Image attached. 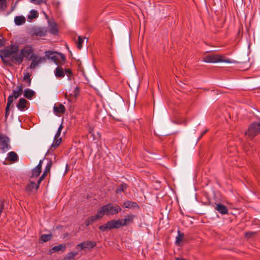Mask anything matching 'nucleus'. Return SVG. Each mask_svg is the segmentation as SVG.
Wrapping results in <instances>:
<instances>
[{
	"instance_id": "obj_47",
	"label": "nucleus",
	"mask_w": 260,
	"mask_h": 260,
	"mask_svg": "<svg viewBox=\"0 0 260 260\" xmlns=\"http://www.w3.org/2000/svg\"><path fill=\"white\" fill-rule=\"evenodd\" d=\"M49 173V172L47 171H45L44 170V172H43V173L42 174L43 175H47V174Z\"/></svg>"
},
{
	"instance_id": "obj_37",
	"label": "nucleus",
	"mask_w": 260,
	"mask_h": 260,
	"mask_svg": "<svg viewBox=\"0 0 260 260\" xmlns=\"http://www.w3.org/2000/svg\"><path fill=\"white\" fill-rule=\"evenodd\" d=\"M61 141V138H54L53 142L51 145L52 147H56L59 145Z\"/></svg>"
},
{
	"instance_id": "obj_40",
	"label": "nucleus",
	"mask_w": 260,
	"mask_h": 260,
	"mask_svg": "<svg viewBox=\"0 0 260 260\" xmlns=\"http://www.w3.org/2000/svg\"><path fill=\"white\" fill-rule=\"evenodd\" d=\"M63 127V124H62V123H61V124L59 125L58 128V130H57V133H56L55 135V137L54 138H60L59 136L60 135V133H61V132L62 129Z\"/></svg>"
},
{
	"instance_id": "obj_46",
	"label": "nucleus",
	"mask_w": 260,
	"mask_h": 260,
	"mask_svg": "<svg viewBox=\"0 0 260 260\" xmlns=\"http://www.w3.org/2000/svg\"><path fill=\"white\" fill-rule=\"evenodd\" d=\"M4 45V41L2 39H0V47L3 46Z\"/></svg>"
},
{
	"instance_id": "obj_44",
	"label": "nucleus",
	"mask_w": 260,
	"mask_h": 260,
	"mask_svg": "<svg viewBox=\"0 0 260 260\" xmlns=\"http://www.w3.org/2000/svg\"><path fill=\"white\" fill-rule=\"evenodd\" d=\"M44 179V178H43L42 177H40L38 181H37V186H36V189H38L39 187V186H40V184L41 183V182Z\"/></svg>"
},
{
	"instance_id": "obj_17",
	"label": "nucleus",
	"mask_w": 260,
	"mask_h": 260,
	"mask_svg": "<svg viewBox=\"0 0 260 260\" xmlns=\"http://www.w3.org/2000/svg\"><path fill=\"white\" fill-rule=\"evenodd\" d=\"M27 103L25 99L20 98L17 104V107L19 110L23 111L26 109Z\"/></svg>"
},
{
	"instance_id": "obj_8",
	"label": "nucleus",
	"mask_w": 260,
	"mask_h": 260,
	"mask_svg": "<svg viewBox=\"0 0 260 260\" xmlns=\"http://www.w3.org/2000/svg\"><path fill=\"white\" fill-rule=\"evenodd\" d=\"M47 32V28L45 27L34 26L31 28L32 36L44 37Z\"/></svg>"
},
{
	"instance_id": "obj_26",
	"label": "nucleus",
	"mask_w": 260,
	"mask_h": 260,
	"mask_svg": "<svg viewBox=\"0 0 260 260\" xmlns=\"http://www.w3.org/2000/svg\"><path fill=\"white\" fill-rule=\"evenodd\" d=\"M36 186L37 183L34 181H30L29 183L26 185L25 190L27 192H32L34 189L37 191L38 189H36Z\"/></svg>"
},
{
	"instance_id": "obj_48",
	"label": "nucleus",
	"mask_w": 260,
	"mask_h": 260,
	"mask_svg": "<svg viewBox=\"0 0 260 260\" xmlns=\"http://www.w3.org/2000/svg\"><path fill=\"white\" fill-rule=\"evenodd\" d=\"M41 176L43 178H45L46 176L42 174Z\"/></svg>"
},
{
	"instance_id": "obj_19",
	"label": "nucleus",
	"mask_w": 260,
	"mask_h": 260,
	"mask_svg": "<svg viewBox=\"0 0 260 260\" xmlns=\"http://www.w3.org/2000/svg\"><path fill=\"white\" fill-rule=\"evenodd\" d=\"M66 110L65 107L62 104H59L58 106L54 105L53 112L55 114L58 115L59 114L64 113Z\"/></svg>"
},
{
	"instance_id": "obj_7",
	"label": "nucleus",
	"mask_w": 260,
	"mask_h": 260,
	"mask_svg": "<svg viewBox=\"0 0 260 260\" xmlns=\"http://www.w3.org/2000/svg\"><path fill=\"white\" fill-rule=\"evenodd\" d=\"M11 148L10 145V139L6 135H0V149L3 152H6Z\"/></svg>"
},
{
	"instance_id": "obj_22",
	"label": "nucleus",
	"mask_w": 260,
	"mask_h": 260,
	"mask_svg": "<svg viewBox=\"0 0 260 260\" xmlns=\"http://www.w3.org/2000/svg\"><path fill=\"white\" fill-rule=\"evenodd\" d=\"M14 23L16 25H21L26 22L25 17L22 15L18 16L14 18Z\"/></svg>"
},
{
	"instance_id": "obj_3",
	"label": "nucleus",
	"mask_w": 260,
	"mask_h": 260,
	"mask_svg": "<svg viewBox=\"0 0 260 260\" xmlns=\"http://www.w3.org/2000/svg\"><path fill=\"white\" fill-rule=\"evenodd\" d=\"M45 55L47 58L53 60L57 66L63 64L66 61L65 56L60 53L48 51L45 52Z\"/></svg>"
},
{
	"instance_id": "obj_34",
	"label": "nucleus",
	"mask_w": 260,
	"mask_h": 260,
	"mask_svg": "<svg viewBox=\"0 0 260 260\" xmlns=\"http://www.w3.org/2000/svg\"><path fill=\"white\" fill-rule=\"evenodd\" d=\"M7 8V0H0V12L5 11Z\"/></svg>"
},
{
	"instance_id": "obj_39",
	"label": "nucleus",
	"mask_w": 260,
	"mask_h": 260,
	"mask_svg": "<svg viewBox=\"0 0 260 260\" xmlns=\"http://www.w3.org/2000/svg\"><path fill=\"white\" fill-rule=\"evenodd\" d=\"M63 127V124H62V123H61V124L59 125L58 128V130H57V133H56L55 135V137L54 138H60L59 136L60 135V133H61V132L62 129Z\"/></svg>"
},
{
	"instance_id": "obj_21",
	"label": "nucleus",
	"mask_w": 260,
	"mask_h": 260,
	"mask_svg": "<svg viewBox=\"0 0 260 260\" xmlns=\"http://www.w3.org/2000/svg\"><path fill=\"white\" fill-rule=\"evenodd\" d=\"M89 137L92 138L93 141L98 140L101 139V135L100 133L97 132L96 134H95L93 128L91 127L89 128Z\"/></svg>"
},
{
	"instance_id": "obj_18",
	"label": "nucleus",
	"mask_w": 260,
	"mask_h": 260,
	"mask_svg": "<svg viewBox=\"0 0 260 260\" xmlns=\"http://www.w3.org/2000/svg\"><path fill=\"white\" fill-rule=\"evenodd\" d=\"M7 160L13 162H16L18 160L19 157L17 153L14 151H11L8 153Z\"/></svg>"
},
{
	"instance_id": "obj_20",
	"label": "nucleus",
	"mask_w": 260,
	"mask_h": 260,
	"mask_svg": "<svg viewBox=\"0 0 260 260\" xmlns=\"http://www.w3.org/2000/svg\"><path fill=\"white\" fill-rule=\"evenodd\" d=\"M13 98L14 97L12 95H10L8 98L7 104L5 109V117L6 118L9 115L10 107L13 102Z\"/></svg>"
},
{
	"instance_id": "obj_27",
	"label": "nucleus",
	"mask_w": 260,
	"mask_h": 260,
	"mask_svg": "<svg viewBox=\"0 0 260 260\" xmlns=\"http://www.w3.org/2000/svg\"><path fill=\"white\" fill-rule=\"evenodd\" d=\"M78 254V252H69L61 260H75V256Z\"/></svg>"
},
{
	"instance_id": "obj_29",
	"label": "nucleus",
	"mask_w": 260,
	"mask_h": 260,
	"mask_svg": "<svg viewBox=\"0 0 260 260\" xmlns=\"http://www.w3.org/2000/svg\"><path fill=\"white\" fill-rule=\"evenodd\" d=\"M35 92L30 89H26L24 91V96L29 100H30L35 95Z\"/></svg>"
},
{
	"instance_id": "obj_6",
	"label": "nucleus",
	"mask_w": 260,
	"mask_h": 260,
	"mask_svg": "<svg viewBox=\"0 0 260 260\" xmlns=\"http://www.w3.org/2000/svg\"><path fill=\"white\" fill-rule=\"evenodd\" d=\"M121 226H122L120 219L118 220L112 219L108 221L106 224L100 225L99 229L102 232H105L113 229H119Z\"/></svg>"
},
{
	"instance_id": "obj_24",
	"label": "nucleus",
	"mask_w": 260,
	"mask_h": 260,
	"mask_svg": "<svg viewBox=\"0 0 260 260\" xmlns=\"http://www.w3.org/2000/svg\"><path fill=\"white\" fill-rule=\"evenodd\" d=\"M54 74L56 78H63L65 76V73L62 68L57 67L54 71Z\"/></svg>"
},
{
	"instance_id": "obj_32",
	"label": "nucleus",
	"mask_w": 260,
	"mask_h": 260,
	"mask_svg": "<svg viewBox=\"0 0 260 260\" xmlns=\"http://www.w3.org/2000/svg\"><path fill=\"white\" fill-rule=\"evenodd\" d=\"M31 75L29 73H25L24 74L23 80L27 83V86H29L31 84Z\"/></svg>"
},
{
	"instance_id": "obj_4",
	"label": "nucleus",
	"mask_w": 260,
	"mask_h": 260,
	"mask_svg": "<svg viewBox=\"0 0 260 260\" xmlns=\"http://www.w3.org/2000/svg\"><path fill=\"white\" fill-rule=\"evenodd\" d=\"M203 61L208 63L228 62L231 61L229 59H225L222 55L219 54H210L203 57Z\"/></svg>"
},
{
	"instance_id": "obj_33",
	"label": "nucleus",
	"mask_w": 260,
	"mask_h": 260,
	"mask_svg": "<svg viewBox=\"0 0 260 260\" xmlns=\"http://www.w3.org/2000/svg\"><path fill=\"white\" fill-rule=\"evenodd\" d=\"M184 237V234L179 231H178V236L176 237V245H179L180 242L182 240Z\"/></svg>"
},
{
	"instance_id": "obj_2",
	"label": "nucleus",
	"mask_w": 260,
	"mask_h": 260,
	"mask_svg": "<svg viewBox=\"0 0 260 260\" xmlns=\"http://www.w3.org/2000/svg\"><path fill=\"white\" fill-rule=\"evenodd\" d=\"M122 210L121 208L118 205H114L112 203L107 204L101 208L97 211V214L101 219L105 215L107 216L113 215L118 213Z\"/></svg>"
},
{
	"instance_id": "obj_15",
	"label": "nucleus",
	"mask_w": 260,
	"mask_h": 260,
	"mask_svg": "<svg viewBox=\"0 0 260 260\" xmlns=\"http://www.w3.org/2000/svg\"><path fill=\"white\" fill-rule=\"evenodd\" d=\"M135 216L132 214L128 215L125 219H120L122 226H126L129 223L133 222Z\"/></svg>"
},
{
	"instance_id": "obj_11",
	"label": "nucleus",
	"mask_w": 260,
	"mask_h": 260,
	"mask_svg": "<svg viewBox=\"0 0 260 260\" xmlns=\"http://www.w3.org/2000/svg\"><path fill=\"white\" fill-rule=\"evenodd\" d=\"M20 52L23 55V58L25 57L26 58L30 59L32 57L33 50L31 46H26L21 49Z\"/></svg>"
},
{
	"instance_id": "obj_25",
	"label": "nucleus",
	"mask_w": 260,
	"mask_h": 260,
	"mask_svg": "<svg viewBox=\"0 0 260 260\" xmlns=\"http://www.w3.org/2000/svg\"><path fill=\"white\" fill-rule=\"evenodd\" d=\"M17 90H14L13 91V94L12 95L14 97V99H17L19 96H20L22 93L23 91V86L21 84L19 86L17 87Z\"/></svg>"
},
{
	"instance_id": "obj_16",
	"label": "nucleus",
	"mask_w": 260,
	"mask_h": 260,
	"mask_svg": "<svg viewBox=\"0 0 260 260\" xmlns=\"http://www.w3.org/2000/svg\"><path fill=\"white\" fill-rule=\"evenodd\" d=\"M215 209L221 214H226L228 212V209L227 207L220 203H218L216 205Z\"/></svg>"
},
{
	"instance_id": "obj_13",
	"label": "nucleus",
	"mask_w": 260,
	"mask_h": 260,
	"mask_svg": "<svg viewBox=\"0 0 260 260\" xmlns=\"http://www.w3.org/2000/svg\"><path fill=\"white\" fill-rule=\"evenodd\" d=\"M47 31L53 35H56L58 34V28L56 23L49 22Z\"/></svg>"
},
{
	"instance_id": "obj_30",
	"label": "nucleus",
	"mask_w": 260,
	"mask_h": 260,
	"mask_svg": "<svg viewBox=\"0 0 260 260\" xmlns=\"http://www.w3.org/2000/svg\"><path fill=\"white\" fill-rule=\"evenodd\" d=\"M40 61H41L40 58L38 59L37 57H35L31 61V62L30 65V68H31V69L35 68L38 65V64L40 62Z\"/></svg>"
},
{
	"instance_id": "obj_42",
	"label": "nucleus",
	"mask_w": 260,
	"mask_h": 260,
	"mask_svg": "<svg viewBox=\"0 0 260 260\" xmlns=\"http://www.w3.org/2000/svg\"><path fill=\"white\" fill-rule=\"evenodd\" d=\"M52 165V164L51 159L48 160V162L45 167V170L50 172Z\"/></svg>"
},
{
	"instance_id": "obj_38",
	"label": "nucleus",
	"mask_w": 260,
	"mask_h": 260,
	"mask_svg": "<svg viewBox=\"0 0 260 260\" xmlns=\"http://www.w3.org/2000/svg\"><path fill=\"white\" fill-rule=\"evenodd\" d=\"M85 38V37L82 38L81 36L78 37V41L77 44V46L78 49H81L82 48V43L84 39Z\"/></svg>"
},
{
	"instance_id": "obj_35",
	"label": "nucleus",
	"mask_w": 260,
	"mask_h": 260,
	"mask_svg": "<svg viewBox=\"0 0 260 260\" xmlns=\"http://www.w3.org/2000/svg\"><path fill=\"white\" fill-rule=\"evenodd\" d=\"M52 235L51 234H43L41 235L40 238L43 242H46L49 241Z\"/></svg>"
},
{
	"instance_id": "obj_5",
	"label": "nucleus",
	"mask_w": 260,
	"mask_h": 260,
	"mask_svg": "<svg viewBox=\"0 0 260 260\" xmlns=\"http://www.w3.org/2000/svg\"><path fill=\"white\" fill-rule=\"evenodd\" d=\"M258 134H260V119L250 124L245 132V135L251 138Z\"/></svg>"
},
{
	"instance_id": "obj_12",
	"label": "nucleus",
	"mask_w": 260,
	"mask_h": 260,
	"mask_svg": "<svg viewBox=\"0 0 260 260\" xmlns=\"http://www.w3.org/2000/svg\"><path fill=\"white\" fill-rule=\"evenodd\" d=\"M44 159L40 160L38 165L34 168L31 172V178L37 177L42 172V166Z\"/></svg>"
},
{
	"instance_id": "obj_23",
	"label": "nucleus",
	"mask_w": 260,
	"mask_h": 260,
	"mask_svg": "<svg viewBox=\"0 0 260 260\" xmlns=\"http://www.w3.org/2000/svg\"><path fill=\"white\" fill-rule=\"evenodd\" d=\"M101 218L99 216L98 214L96 213V215L93 216H91L89 218H87L85 220V224L87 226L89 225L90 224L93 223L94 221L100 220Z\"/></svg>"
},
{
	"instance_id": "obj_14",
	"label": "nucleus",
	"mask_w": 260,
	"mask_h": 260,
	"mask_svg": "<svg viewBox=\"0 0 260 260\" xmlns=\"http://www.w3.org/2000/svg\"><path fill=\"white\" fill-rule=\"evenodd\" d=\"M123 208H139V205L136 202H132L131 201H126L122 204Z\"/></svg>"
},
{
	"instance_id": "obj_10",
	"label": "nucleus",
	"mask_w": 260,
	"mask_h": 260,
	"mask_svg": "<svg viewBox=\"0 0 260 260\" xmlns=\"http://www.w3.org/2000/svg\"><path fill=\"white\" fill-rule=\"evenodd\" d=\"M80 90L79 87H76L72 93H71L70 95H68L67 93L65 94V98L70 102L76 101V99L79 95Z\"/></svg>"
},
{
	"instance_id": "obj_41",
	"label": "nucleus",
	"mask_w": 260,
	"mask_h": 260,
	"mask_svg": "<svg viewBox=\"0 0 260 260\" xmlns=\"http://www.w3.org/2000/svg\"><path fill=\"white\" fill-rule=\"evenodd\" d=\"M47 0H30V2L35 5H40L42 3L46 4Z\"/></svg>"
},
{
	"instance_id": "obj_1",
	"label": "nucleus",
	"mask_w": 260,
	"mask_h": 260,
	"mask_svg": "<svg viewBox=\"0 0 260 260\" xmlns=\"http://www.w3.org/2000/svg\"><path fill=\"white\" fill-rule=\"evenodd\" d=\"M0 57L5 64H9V61L18 64L23 61V55L20 52L19 46L14 44H11L2 50Z\"/></svg>"
},
{
	"instance_id": "obj_9",
	"label": "nucleus",
	"mask_w": 260,
	"mask_h": 260,
	"mask_svg": "<svg viewBox=\"0 0 260 260\" xmlns=\"http://www.w3.org/2000/svg\"><path fill=\"white\" fill-rule=\"evenodd\" d=\"M96 245V243L92 241H86L77 244L76 248L80 250L90 249Z\"/></svg>"
},
{
	"instance_id": "obj_36",
	"label": "nucleus",
	"mask_w": 260,
	"mask_h": 260,
	"mask_svg": "<svg viewBox=\"0 0 260 260\" xmlns=\"http://www.w3.org/2000/svg\"><path fill=\"white\" fill-rule=\"evenodd\" d=\"M38 13L37 11L35 10H31L30 11V15L28 16V19L31 20L34 18H36L38 17Z\"/></svg>"
},
{
	"instance_id": "obj_43",
	"label": "nucleus",
	"mask_w": 260,
	"mask_h": 260,
	"mask_svg": "<svg viewBox=\"0 0 260 260\" xmlns=\"http://www.w3.org/2000/svg\"><path fill=\"white\" fill-rule=\"evenodd\" d=\"M65 73L69 76V80H70V76L73 74L72 71L70 69H67L65 70Z\"/></svg>"
},
{
	"instance_id": "obj_45",
	"label": "nucleus",
	"mask_w": 260,
	"mask_h": 260,
	"mask_svg": "<svg viewBox=\"0 0 260 260\" xmlns=\"http://www.w3.org/2000/svg\"><path fill=\"white\" fill-rule=\"evenodd\" d=\"M207 129H206V130H205V131H204V132L202 133L201 135V136H200V137L199 138V139H201V138L203 136V135H205V134L207 133Z\"/></svg>"
},
{
	"instance_id": "obj_28",
	"label": "nucleus",
	"mask_w": 260,
	"mask_h": 260,
	"mask_svg": "<svg viewBox=\"0 0 260 260\" xmlns=\"http://www.w3.org/2000/svg\"><path fill=\"white\" fill-rule=\"evenodd\" d=\"M66 248V244H61L57 246H55L53 247L51 249V250L53 251H51V253H52L54 251H61L62 252H64Z\"/></svg>"
},
{
	"instance_id": "obj_31",
	"label": "nucleus",
	"mask_w": 260,
	"mask_h": 260,
	"mask_svg": "<svg viewBox=\"0 0 260 260\" xmlns=\"http://www.w3.org/2000/svg\"><path fill=\"white\" fill-rule=\"evenodd\" d=\"M127 185L126 183H122L119 185L116 189V193L124 191L127 188Z\"/></svg>"
}]
</instances>
